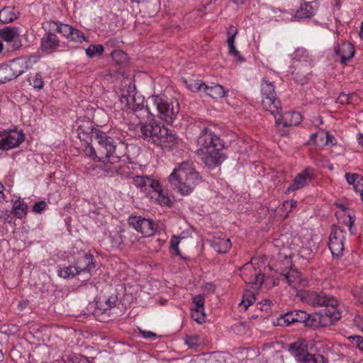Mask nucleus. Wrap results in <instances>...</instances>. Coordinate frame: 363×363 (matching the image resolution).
Instances as JSON below:
<instances>
[{
	"mask_svg": "<svg viewBox=\"0 0 363 363\" xmlns=\"http://www.w3.org/2000/svg\"><path fill=\"white\" fill-rule=\"evenodd\" d=\"M20 35L18 27L6 26L0 29V38L6 42H12Z\"/></svg>",
	"mask_w": 363,
	"mask_h": 363,
	"instance_id": "obj_26",
	"label": "nucleus"
},
{
	"mask_svg": "<svg viewBox=\"0 0 363 363\" xmlns=\"http://www.w3.org/2000/svg\"><path fill=\"white\" fill-rule=\"evenodd\" d=\"M69 38H70L72 40L79 42H82V40H85L84 34L81 31L74 28L73 27L72 34H70Z\"/></svg>",
	"mask_w": 363,
	"mask_h": 363,
	"instance_id": "obj_43",
	"label": "nucleus"
},
{
	"mask_svg": "<svg viewBox=\"0 0 363 363\" xmlns=\"http://www.w3.org/2000/svg\"><path fill=\"white\" fill-rule=\"evenodd\" d=\"M300 296L311 305L325 307L316 313L320 318H341V312L337 308V301L334 297L315 291H305Z\"/></svg>",
	"mask_w": 363,
	"mask_h": 363,
	"instance_id": "obj_5",
	"label": "nucleus"
},
{
	"mask_svg": "<svg viewBox=\"0 0 363 363\" xmlns=\"http://www.w3.org/2000/svg\"><path fill=\"white\" fill-rule=\"evenodd\" d=\"M47 206V203L44 201H40L37 202L33 206V211L35 213H41Z\"/></svg>",
	"mask_w": 363,
	"mask_h": 363,
	"instance_id": "obj_47",
	"label": "nucleus"
},
{
	"mask_svg": "<svg viewBox=\"0 0 363 363\" xmlns=\"http://www.w3.org/2000/svg\"><path fill=\"white\" fill-rule=\"evenodd\" d=\"M26 69V62L17 59L0 68V84L6 83L22 74Z\"/></svg>",
	"mask_w": 363,
	"mask_h": 363,
	"instance_id": "obj_10",
	"label": "nucleus"
},
{
	"mask_svg": "<svg viewBox=\"0 0 363 363\" xmlns=\"http://www.w3.org/2000/svg\"><path fill=\"white\" fill-rule=\"evenodd\" d=\"M14 9V7L5 6L0 10V21L1 23H10L19 17L20 13L15 12Z\"/></svg>",
	"mask_w": 363,
	"mask_h": 363,
	"instance_id": "obj_25",
	"label": "nucleus"
},
{
	"mask_svg": "<svg viewBox=\"0 0 363 363\" xmlns=\"http://www.w3.org/2000/svg\"><path fill=\"white\" fill-rule=\"evenodd\" d=\"M353 223H354V220H352L351 217H349V219H348V227H349L350 230H351V228H352V226Z\"/></svg>",
	"mask_w": 363,
	"mask_h": 363,
	"instance_id": "obj_59",
	"label": "nucleus"
},
{
	"mask_svg": "<svg viewBox=\"0 0 363 363\" xmlns=\"http://www.w3.org/2000/svg\"><path fill=\"white\" fill-rule=\"evenodd\" d=\"M335 52L340 57V62L345 64L354 55V46L348 42H344L335 48Z\"/></svg>",
	"mask_w": 363,
	"mask_h": 363,
	"instance_id": "obj_21",
	"label": "nucleus"
},
{
	"mask_svg": "<svg viewBox=\"0 0 363 363\" xmlns=\"http://www.w3.org/2000/svg\"><path fill=\"white\" fill-rule=\"evenodd\" d=\"M175 140L176 137L172 131L164 125L159 124L153 143L162 147H168L174 144Z\"/></svg>",
	"mask_w": 363,
	"mask_h": 363,
	"instance_id": "obj_15",
	"label": "nucleus"
},
{
	"mask_svg": "<svg viewBox=\"0 0 363 363\" xmlns=\"http://www.w3.org/2000/svg\"><path fill=\"white\" fill-rule=\"evenodd\" d=\"M264 281V275L262 274H255V281L251 283L254 285L259 284V286L262 284Z\"/></svg>",
	"mask_w": 363,
	"mask_h": 363,
	"instance_id": "obj_51",
	"label": "nucleus"
},
{
	"mask_svg": "<svg viewBox=\"0 0 363 363\" xmlns=\"http://www.w3.org/2000/svg\"><path fill=\"white\" fill-rule=\"evenodd\" d=\"M359 37L362 39H363V22L361 23V26H360Z\"/></svg>",
	"mask_w": 363,
	"mask_h": 363,
	"instance_id": "obj_60",
	"label": "nucleus"
},
{
	"mask_svg": "<svg viewBox=\"0 0 363 363\" xmlns=\"http://www.w3.org/2000/svg\"><path fill=\"white\" fill-rule=\"evenodd\" d=\"M281 279L293 288L303 284V280L301 279V273L295 269H291L287 273L281 274Z\"/></svg>",
	"mask_w": 363,
	"mask_h": 363,
	"instance_id": "obj_24",
	"label": "nucleus"
},
{
	"mask_svg": "<svg viewBox=\"0 0 363 363\" xmlns=\"http://www.w3.org/2000/svg\"><path fill=\"white\" fill-rule=\"evenodd\" d=\"M96 135L94 145L86 147V153L94 160L101 162V168L108 176L113 177L119 174L122 167L121 158L125 156L124 151L105 133Z\"/></svg>",
	"mask_w": 363,
	"mask_h": 363,
	"instance_id": "obj_1",
	"label": "nucleus"
},
{
	"mask_svg": "<svg viewBox=\"0 0 363 363\" xmlns=\"http://www.w3.org/2000/svg\"><path fill=\"white\" fill-rule=\"evenodd\" d=\"M77 132L79 139L81 140L85 141L88 144L89 143V140L93 143L97 136L95 135H100L102 133V131L94 128L93 125L89 122H86L79 125L77 129Z\"/></svg>",
	"mask_w": 363,
	"mask_h": 363,
	"instance_id": "obj_16",
	"label": "nucleus"
},
{
	"mask_svg": "<svg viewBox=\"0 0 363 363\" xmlns=\"http://www.w3.org/2000/svg\"><path fill=\"white\" fill-rule=\"evenodd\" d=\"M50 23L55 26L56 31L59 33H61L64 36L69 38L70 34H72V26H71L68 24L57 23V22H55V21H51Z\"/></svg>",
	"mask_w": 363,
	"mask_h": 363,
	"instance_id": "obj_32",
	"label": "nucleus"
},
{
	"mask_svg": "<svg viewBox=\"0 0 363 363\" xmlns=\"http://www.w3.org/2000/svg\"><path fill=\"white\" fill-rule=\"evenodd\" d=\"M213 243L214 248L219 253H225L231 247V242L228 238H217Z\"/></svg>",
	"mask_w": 363,
	"mask_h": 363,
	"instance_id": "obj_30",
	"label": "nucleus"
},
{
	"mask_svg": "<svg viewBox=\"0 0 363 363\" xmlns=\"http://www.w3.org/2000/svg\"><path fill=\"white\" fill-rule=\"evenodd\" d=\"M112 58L118 63L122 62L123 60L126 58L125 54L121 50H115L111 53Z\"/></svg>",
	"mask_w": 363,
	"mask_h": 363,
	"instance_id": "obj_45",
	"label": "nucleus"
},
{
	"mask_svg": "<svg viewBox=\"0 0 363 363\" xmlns=\"http://www.w3.org/2000/svg\"><path fill=\"white\" fill-rule=\"evenodd\" d=\"M203 91L206 95H208L213 99L222 98L226 95V91H225L223 86L220 84L207 86L205 84Z\"/></svg>",
	"mask_w": 363,
	"mask_h": 363,
	"instance_id": "obj_27",
	"label": "nucleus"
},
{
	"mask_svg": "<svg viewBox=\"0 0 363 363\" xmlns=\"http://www.w3.org/2000/svg\"><path fill=\"white\" fill-rule=\"evenodd\" d=\"M314 14V9L311 3L305 2L302 4L299 9H298L294 15L295 18L303 19L311 18Z\"/></svg>",
	"mask_w": 363,
	"mask_h": 363,
	"instance_id": "obj_28",
	"label": "nucleus"
},
{
	"mask_svg": "<svg viewBox=\"0 0 363 363\" xmlns=\"http://www.w3.org/2000/svg\"><path fill=\"white\" fill-rule=\"evenodd\" d=\"M13 212L16 217L21 218L27 214L28 206L25 203H16L13 206Z\"/></svg>",
	"mask_w": 363,
	"mask_h": 363,
	"instance_id": "obj_36",
	"label": "nucleus"
},
{
	"mask_svg": "<svg viewBox=\"0 0 363 363\" xmlns=\"http://www.w3.org/2000/svg\"><path fill=\"white\" fill-rule=\"evenodd\" d=\"M139 333L141 334L143 337L145 339H155L157 337V335L151 331H147L143 329H138Z\"/></svg>",
	"mask_w": 363,
	"mask_h": 363,
	"instance_id": "obj_49",
	"label": "nucleus"
},
{
	"mask_svg": "<svg viewBox=\"0 0 363 363\" xmlns=\"http://www.w3.org/2000/svg\"><path fill=\"white\" fill-rule=\"evenodd\" d=\"M318 136V134L317 133H313L311 135V140L314 141L315 140L316 138Z\"/></svg>",
	"mask_w": 363,
	"mask_h": 363,
	"instance_id": "obj_63",
	"label": "nucleus"
},
{
	"mask_svg": "<svg viewBox=\"0 0 363 363\" xmlns=\"http://www.w3.org/2000/svg\"><path fill=\"white\" fill-rule=\"evenodd\" d=\"M308 328H315L333 324L331 319H303L302 321Z\"/></svg>",
	"mask_w": 363,
	"mask_h": 363,
	"instance_id": "obj_29",
	"label": "nucleus"
},
{
	"mask_svg": "<svg viewBox=\"0 0 363 363\" xmlns=\"http://www.w3.org/2000/svg\"><path fill=\"white\" fill-rule=\"evenodd\" d=\"M131 83L129 82L128 89H121V101L125 104L126 107L131 111L130 119L133 121V124H135V119L138 118V121L143 120L148 115H153L151 111L150 97L148 98V101L145 107L143 106V99L140 96H135V87L132 86Z\"/></svg>",
	"mask_w": 363,
	"mask_h": 363,
	"instance_id": "obj_4",
	"label": "nucleus"
},
{
	"mask_svg": "<svg viewBox=\"0 0 363 363\" xmlns=\"http://www.w3.org/2000/svg\"><path fill=\"white\" fill-rule=\"evenodd\" d=\"M358 142L359 143L363 146V135L360 134L358 138Z\"/></svg>",
	"mask_w": 363,
	"mask_h": 363,
	"instance_id": "obj_61",
	"label": "nucleus"
},
{
	"mask_svg": "<svg viewBox=\"0 0 363 363\" xmlns=\"http://www.w3.org/2000/svg\"><path fill=\"white\" fill-rule=\"evenodd\" d=\"M354 189L355 191L359 192L360 194L362 200L363 201V177L359 178L358 181L354 186Z\"/></svg>",
	"mask_w": 363,
	"mask_h": 363,
	"instance_id": "obj_46",
	"label": "nucleus"
},
{
	"mask_svg": "<svg viewBox=\"0 0 363 363\" xmlns=\"http://www.w3.org/2000/svg\"><path fill=\"white\" fill-rule=\"evenodd\" d=\"M346 232L340 227H335L333 228L329 237L328 246L333 256H340L345 249L344 240Z\"/></svg>",
	"mask_w": 363,
	"mask_h": 363,
	"instance_id": "obj_12",
	"label": "nucleus"
},
{
	"mask_svg": "<svg viewBox=\"0 0 363 363\" xmlns=\"http://www.w3.org/2000/svg\"><path fill=\"white\" fill-rule=\"evenodd\" d=\"M184 82L186 84V86L189 88V89L194 92L201 90L204 88L205 86V84L200 80H194L190 79L189 80L184 79Z\"/></svg>",
	"mask_w": 363,
	"mask_h": 363,
	"instance_id": "obj_34",
	"label": "nucleus"
},
{
	"mask_svg": "<svg viewBox=\"0 0 363 363\" xmlns=\"http://www.w3.org/2000/svg\"><path fill=\"white\" fill-rule=\"evenodd\" d=\"M104 51V46L101 45H90L86 50V55L92 58L96 55H101Z\"/></svg>",
	"mask_w": 363,
	"mask_h": 363,
	"instance_id": "obj_33",
	"label": "nucleus"
},
{
	"mask_svg": "<svg viewBox=\"0 0 363 363\" xmlns=\"http://www.w3.org/2000/svg\"><path fill=\"white\" fill-rule=\"evenodd\" d=\"M196 145L198 149L195 154L208 168L214 169L225 160L222 152L223 141L210 129L204 128L201 130Z\"/></svg>",
	"mask_w": 363,
	"mask_h": 363,
	"instance_id": "obj_2",
	"label": "nucleus"
},
{
	"mask_svg": "<svg viewBox=\"0 0 363 363\" xmlns=\"http://www.w3.org/2000/svg\"><path fill=\"white\" fill-rule=\"evenodd\" d=\"M262 106L271 114L277 113L280 108L281 102L277 97L273 84L263 78L261 82Z\"/></svg>",
	"mask_w": 363,
	"mask_h": 363,
	"instance_id": "obj_9",
	"label": "nucleus"
},
{
	"mask_svg": "<svg viewBox=\"0 0 363 363\" xmlns=\"http://www.w3.org/2000/svg\"><path fill=\"white\" fill-rule=\"evenodd\" d=\"M60 45V40L55 34L46 33L41 39L40 48L46 53H51Z\"/></svg>",
	"mask_w": 363,
	"mask_h": 363,
	"instance_id": "obj_19",
	"label": "nucleus"
},
{
	"mask_svg": "<svg viewBox=\"0 0 363 363\" xmlns=\"http://www.w3.org/2000/svg\"><path fill=\"white\" fill-rule=\"evenodd\" d=\"M312 175L313 173L309 169L302 171L294 178L293 183L288 187L287 191H293L303 188L311 181Z\"/></svg>",
	"mask_w": 363,
	"mask_h": 363,
	"instance_id": "obj_20",
	"label": "nucleus"
},
{
	"mask_svg": "<svg viewBox=\"0 0 363 363\" xmlns=\"http://www.w3.org/2000/svg\"><path fill=\"white\" fill-rule=\"evenodd\" d=\"M171 186L182 195H187L201 182V177L189 161L182 162L169 177Z\"/></svg>",
	"mask_w": 363,
	"mask_h": 363,
	"instance_id": "obj_3",
	"label": "nucleus"
},
{
	"mask_svg": "<svg viewBox=\"0 0 363 363\" xmlns=\"http://www.w3.org/2000/svg\"><path fill=\"white\" fill-rule=\"evenodd\" d=\"M348 340L355 341L357 343L358 348L363 351V338L361 336H350Z\"/></svg>",
	"mask_w": 363,
	"mask_h": 363,
	"instance_id": "obj_50",
	"label": "nucleus"
},
{
	"mask_svg": "<svg viewBox=\"0 0 363 363\" xmlns=\"http://www.w3.org/2000/svg\"><path fill=\"white\" fill-rule=\"evenodd\" d=\"M135 125L140 127L141 137L144 139H148L153 143L157 130H158L159 123L155 120L150 121L148 123H143L142 120H140L138 123H135Z\"/></svg>",
	"mask_w": 363,
	"mask_h": 363,
	"instance_id": "obj_18",
	"label": "nucleus"
},
{
	"mask_svg": "<svg viewBox=\"0 0 363 363\" xmlns=\"http://www.w3.org/2000/svg\"><path fill=\"white\" fill-rule=\"evenodd\" d=\"M233 330L238 334L242 335L244 333L245 327L242 323H240V325H235Z\"/></svg>",
	"mask_w": 363,
	"mask_h": 363,
	"instance_id": "obj_53",
	"label": "nucleus"
},
{
	"mask_svg": "<svg viewBox=\"0 0 363 363\" xmlns=\"http://www.w3.org/2000/svg\"><path fill=\"white\" fill-rule=\"evenodd\" d=\"M28 81L30 85L38 89H43L44 86V82L42 75L40 73H35L33 75H30L28 78Z\"/></svg>",
	"mask_w": 363,
	"mask_h": 363,
	"instance_id": "obj_35",
	"label": "nucleus"
},
{
	"mask_svg": "<svg viewBox=\"0 0 363 363\" xmlns=\"http://www.w3.org/2000/svg\"><path fill=\"white\" fill-rule=\"evenodd\" d=\"M287 317H300V318H311V314L304 310L293 309L288 311L279 315V318H287Z\"/></svg>",
	"mask_w": 363,
	"mask_h": 363,
	"instance_id": "obj_31",
	"label": "nucleus"
},
{
	"mask_svg": "<svg viewBox=\"0 0 363 363\" xmlns=\"http://www.w3.org/2000/svg\"><path fill=\"white\" fill-rule=\"evenodd\" d=\"M184 343L191 349H195L201 344L198 336H186L184 338Z\"/></svg>",
	"mask_w": 363,
	"mask_h": 363,
	"instance_id": "obj_38",
	"label": "nucleus"
},
{
	"mask_svg": "<svg viewBox=\"0 0 363 363\" xmlns=\"http://www.w3.org/2000/svg\"><path fill=\"white\" fill-rule=\"evenodd\" d=\"M289 352L301 363L309 353L308 352V345L305 340H299L289 345Z\"/></svg>",
	"mask_w": 363,
	"mask_h": 363,
	"instance_id": "obj_17",
	"label": "nucleus"
},
{
	"mask_svg": "<svg viewBox=\"0 0 363 363\" xmlns=\"http://www.w3.org/2000/svg\"><path fill=\"white\" fill-rule=\"evenodd\" d=\"M119 301L116 294L111 296H101L96 301V306L99 310L106 311L111 310L119 305Z\"/></svg>",
	"mask_w": 363,
	"mask_h": 363,
	"instance_id": "obj_22",
	"label": "nucleus"
},
{
	"mask_svg": "<svg viewBox=\"0 0 363 363\" xmlns=\"http://www.w3.org/2000/svg\"><path fill=\"white\" fill-rule=\"evenodd\" d=\"M238 33V30L233 26H230L227 30L228 40L230 55L234 56L238 61L242 62L244 58L240 55V52L235 48L234 43L235 38Z\"/></svg>",
	"mask_w": 363,
	"mask_h": 363,
	"instance_id": "obj_23",
	"label": "nucleus"
},
{
	"mask_svg": "<svg viewBox=\"0 0 363 363\" xmlns=\"http://www.w3.org/2000/svg\"><path fill=\"white\" fill-rule=\"evenodd\" d=\"M94 267L93 256L90 254H84L77 259L74 265L65 267L60 270L59 275L63 278H69L82 274L85 279H89L90 272Z\"/></svg>",
	"mask_w": 363,
	"mask_h": 363,
	"instance_id": "obj_7",
	"label": "nucleus"
},
{
	"mask_svg": "<svg viewBox=\"0 0 363 363\" xmlns=\"http://www.w3.org/2000/svg\"><path fill=\"white\" fill-rule=\"evenodd\" d=\"M255 296L250 291H246L242 296V300L240 305H243L245 308L247 309L250 305L255 301Z\"/></svg>",
	"mask_w": 363,
	"mask_h": 363,
	"instance_id": "obj_37",
	"label": "nucleus"
},
{
	"mask_svg": "<svg viewBox=\"0 0 363 363\" xmlns=\"http://www.w3.org/2000/svg\"><path fill=\"white\" fill-rule=\"evenodd\" d=\"M356 97L354 94H346L341 93L337 99V102L341 104H348L353 102V99Z\"/></svg>",
	"mask_w": 363,
	"mask_h": 363,
	"instance_id": "obj_41",
	"label": "nucleus"
},
{
	"mask_svg": "<svg viewBox=\"0 0 363 363\" xmlns=\"http://www.w3.org/2000/svg\"><path fill=\"white\" fill-rule=\"evenodd\" d=\"M128 224L146 237L153 235L157 229L156 225L152 220L140 216H130L128 218Z\"/></svg>",
	"mask_w": 363,
	"mask_h": 363,
	"instance_id": "obj_13",
	"label": "nucleus"
},
{
	"mask_svg": "<svg viewBox=\"0 0 363 363\" xmlns=\"http://www.w3.org/2000/svg\"><path fill=\"white\" fill-rule=\"evenodd\" d=\"M359 174H352V173H346L345 174V179L347 182L350 184L353 185V186L355 185L357 182L358 181L359 178H361Z\"/></svg>",
	"mask_w": 363,
	"mask_h": 363,
	"instance_id": "obj_44",
	"label": "nucleus"
},
{
	"mask_svg": "<svg viewBox=\"0 0 363 363\" xmlns=\"http://www.w3.org/2000/svg\"><path fill=\"white\" fill-rule=\"evenodd\" d=\"M325 137H326V141L325 143V145H335V139L332 135L329 134L328 132H326Z\"/></svg>",
	"mask_w": 363,
	"mask_h": 363,
	"instance_id": "obj_52",
	"label": "nucleus"
},
{
	"mask_svg": "<svg viewBox=\"0 0 363 363\" xmlns=\"http://www.w3.org/2000/svg\"><path fill=\"white\" fill-rule=\"evenodd\" d=\"M288 201L289 206H291V210L296 206V201L291 199V200H289V201Z\"/></svg>",
	"mask_w": 363,
	"mask_h": 363,
	"instance_id": "obj_58",
	"label": "nucleus"
},
{
	"mask_svg": "<svg viewBox=\"0 0 363 363\" xmlns=\"http://www.w3.org/2000/svg\"><path fill=\"white\" fill-rule=\"evenodd\" d=\"M272 320L273 326L286 327L295 322H298L299 319H291V320L289 319H272Z\"/></svg>",
	"mask_w": 363,
	"mask_h": 363,
	"instance_id": "obj_40",
	"label": "nucleus"
},
{
	"mask_svg": "<svg viewBox=\"0 0 363 363\" xmlns=\"http://www.w3.org/2000/svg\"><path fill=\"white\" fill-rule=\"evenodd\" d=\"M25 140L22 130H10L0 132V150H8L18 147Z\"/></svg>",
	"mask_w": 363,
	"mask_h": 363,
	"instance_id": "obj_11",
	"label": "nucleus"
},
{
	"mask_svg": "<svg viewBox=\"0 0 363 363\" xmlns=\"http://www.w3.org/2000/svg\"><path fill=\"white\" fill-rule=\"evenodd\" d=\"M133 184L143 191L152 189L151 198L155 199L161 205H168L170 200L165 196L157 181L148 177L135 176L133 177Z\"/></svg>",
	"mask_w": 363,
	"mask_h": 363,
	"instance_id": "obj_8",
	"label": "nucleus"
},
{
	"mask_svg": "<svg viewBox=\"0 0 363 363\" xmlns=\"http://www.w3.org/2000/svg\"><path fill=\"white\" fill-rule=\"evenodd\" d=\"M313 250H311L310 252L306 248H303L301 251V253L302 254V257H304L306 258H308L313 253Z\"/></svg>",
	"mask_w": 363,
	"mask_h": 363,
	"instance_id": "obj_54",
	"label": "nucleus"
},
{
	"mask_svg": "<svg viewBox=\"0 0 363 363\" xmlns=\"http://www.w3.org/2000/svg\"><path fill=\"white\" fill-rule=\"evenodd\" d=\"M151 111L157 110L158 117L167 123L172 122L179 112V104L177 100H171L160 96L152 95L150 96Z\"/></svg>",
	"mask_w": 363,
	"mask_h": 363,
	"instance_id": "obj_6",
	"label": "nucleus"
},
{
	"mask_svg": "<svg viewBox=\"0 0 363 363\" xmlns=\"http://www.w3.org/2000/svg\"><path fill=\"white\" fill-rule=\"evenodd\" d=\"M179 243V238L174 236L171 240V247L175 251L177 255H180V250L178 247Z\"/></svg>",
	"mask_w": 363,
	"mask_h": 363,
	"instance_id": "obj_48",
	"label": "nucleus"
},
{
	"mask_svg": "<svg viewBox=\"0 0 363 363\" xmlns=\"http://www.w3.org/2000/svg\"><path fill=\"white\" fill-rule=\"evenodd\" d=\"M199 324H203L205 323V319H195Z\"/></svg>",
	"mask_w": 363,
	"mask_h": 363,
	"instance_id": "obj_64",
	"label": "nucleus"
},
{
	"mask_svg": "<svg viewBox=\"0 0 363 363\" xmlns=\"http://www.w3.org/2000/svg\"><path fill=\"white\" fill-rule=\"evenodd\" d=\"M281 106L279 111L272 114L275 119L276 125L277 127L282 126L284 128L298 125L301 120V115L296 111L286 112L281 113Z\"/></svg>",
	"mask_w": 363,
	"mask_h": 363,
	"instance_id": "obj_14",
	"label": "nucleus"
},
{
	"mask_svg": "<svg viewBox=\"0 0 363 363\" xmlns=\"http://www.w3.org/2000/svg\"><path fill=\"white\" fill-rule=\"evenodd\" d=\"M28 304V301H24L23 302H21L19 303V306H21V308H23V307H26V306H27Z\"/></svg>",
	"mask_w": 363,
	"mask_h": 363,
	"instance_id": "obj_62",
	"label": "nucleus"
},
{
	"mask_svg": "<svg viewBox=\"0 0 363 363\" xmlns=\"http://www.w3.org/2000/svg\"><path fill=\"white\" fill-rule=\"evenodd\" d=\"M4 185L0 182V201H3L4 199Z\"/></svg>",
	"mask_w": 363,
	"mask_h": 363,
	"instance_id": "obj_57",
	"label": "nucleus"
},
{
	"mask_svg": "<svg viewBox=\"0 0 363 363\" xmlns=\"http://www.w3.org/2000/svg\"><path fill=\"white\" fill-rule=\"evenodd\" d=\"M193 303L196 306V311L203 310L204 298L202 295H197L193 298Z\"/></svg>",
	"mask_w": 363,
	"mask_h": 363,
	"instance_id": "obj_42",
	"label": "nucleus"
},
{
	"mask_svg": "<svg viewBox=\"0 0 363 363\" xmlns=\"http://www.w3.org/2000/svg\"><path fill=\"white\" fill-rule=\"evenodd\" d=\"M301 363H324V357L320 354H308Z\"/></svg>",
	"mask_w": 363,
	"mask_h": 363,
	"instance_id": "obj_39",
	"label": "nucleus"
},
{
	"mask_svg": "<svg viewBox=\"0 0 363 363\" xmlns=\"http://www.w3.org/2000/svg\"><path fill=\"white\" fill-rule=\"evenodd\" d=\"M355 324L359 328V329L363 332V319H354Z\"/></svg>",
	"mask_w": 363,
	"mask_h": 363,
	"instance_id": "obj_56",
	"label": "nucleus"
},
{
	"mask_svg": "<svg viewBox=\"0 0 363 363\" xmlns=\"http://www.w3.org/2000/svg\"><path fill=\"white\" fill-rule=\"evenodd\" d=\"M281 209L287 211V214L286 215V217L288 216V213L291 211V206H289L288 201H286L282 203Z\"/></svg>",
	"mask_w": 363,
	"mask_h": 363,
	"instance_id": "obj_55",
	"label": "nucleus"
}]
</instances>
